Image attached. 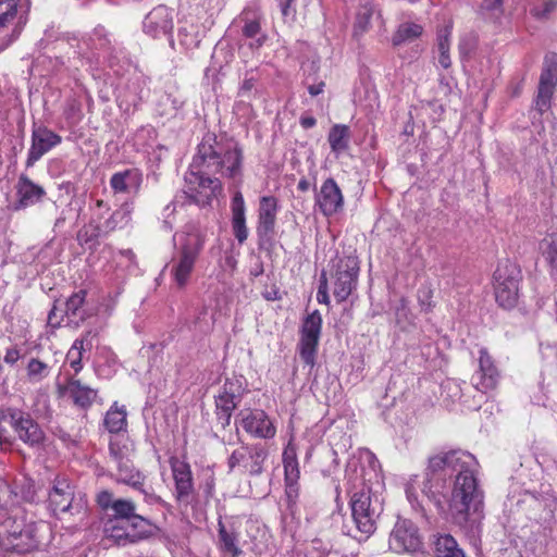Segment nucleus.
<instances>
[{
    "label": "nucleus",
    "mask_w": 557,
    "mask_h": 557,
    "mask_svg": "<svg viewBox=\"0 0 557 557\" xmlns=\"http://www.w3.org/2000/svg\"><path fill=\"white\" fill-rule=\"evenodd\" d=\"M47 525L36 521L22 507L0 511V557H12L37 550Z\"/></svg>",
    "instance_id": "obj_3"
},
{
    "label": "nucleus",
    "mask_w": 557,
    "mask_h": 557,
    "mask_svg": "<svg viewBox=\"0 0 557 557\" xmlns=\"http://www.w3.org/2000/svg\"><path fill=\"white\" fill-rule=\"evenodd\" d=\"M237 417L240 419L242 428L252 437L270 440L276 434L273 421L263 410H242Z\"/></svg>",
    "instance_id": "obj_14"
},
{
    "label": "nucleus",
    "mask_w": 557,
    "mask_h": 557,
    "mask_svg": "<svg viewBox=\"0 0 557 557\" xmlns=\"http://www.w3.org/2000/svg\"><path fill=\"white\" fill-rule=\"evenodd\" d=\"M499 373L486 349H480L479 370L471 377L475 389L487 393L498 383Z\"/></svg>",
    "instance_id": "obj_18"
},
{
    "label": "nucleus",
    "mask_w": 557,
    "mask_h": 557,
    "mask_svg": "<svg viewBox=\"0 0 557 557\" xmlns=\"http://www.w3.org/2000/svg\"><path fill=\"white\" fill-rule=\"evenodd\" d=\"M350 508L355 529L347 530L346 534L359 542L369 539L375 531L376 518L382 511L379 499H373L370 487L362 483L359 491L351 493Z\"/></svg>",
    "instance_id": "obj_5"
},
{
    "label": "nucleus",
    "mask_w": 557,
    "mask_h": 557,
    "mask_svg": "<svg viewBox=\"0 0 557 557\" xmlns=\"http://www.w3.org/2000/svg\"><path fill=\"white\" fill-rule=\"evenodd\" d=\"M255 82L256 81L253 77L245 78L243 84L240 85V94L244 95L246 92H249L255 87Z\"/></svg>",
    "instance_id": "obj_57"
},
{
    "label": "nucleus",
    "mask_w": 557,
    "mask_h": 557,
    "mask_svg": "<svg viewBox=\"0 0 557 557\" xmlns=\"http://www.w3.org/2000/svg\"><path fill=\"white\" fill-rule=\"evenodd\" d=\"M310 187H311L310 182L307 178H305V177H302L298 182V185H297L298 190L304 191V193L308 191L310 189Z\"/></svg>",
    "instance_id": "obj_61"
},
{
    "label": "nucleus",
    "mask_w": 557,
    "mask_h": 557,
    "mask_svg": "<svg viewBox=\"0 0 557 557\" xmlns=\"http://www.w3.org/2000/svg\"><path fill=\"white\" fill-rule=\"evenodd\" d=\"M18 3L20 0H0V21L14 27L21 15L26 16V13H20Z\"/></svg>",
    "instance_id": "obj_43"
},
{
    "label": "nucleus",
    "mask_w": 557,
    "mask_h": 557,
    "mask_svg": "<svg viewBox=\"0 0 557 557\" xmlns=\"http://www.w3.org/2000/svg\"><path fill=\"white\" fill-rule=\"evenodd\" d=\"M478 468L475 457L460 449L440 453L429 459L422 493L437 507H442L440 491L433 490V479L436 475L456 473L449 511L454 522L459 527H467L469 523L473 525L482 518L483 494L476 480Z\"/></svg>",
    "instance_id": "obj_1"
},
{
    "label": "nucleus",
    "mask_w": 557,
    "mask_h": 557,
    "mask_svg": "<svg viewBox=\"0 0 557 557\" xmlns=\"http://www.w3.org/2000/svg\"><path fill=\"white\" fill-rule=\"evenodd\" d=\"M389 548L395 553H412L422 546L417 525L409 519H398L389 534Z\"/></svg>",
    "instance_id": "obj_10"
},
{
    "label": "nucleus",
    "mask_w": 557,
    "mask_h": 557,
    "mask_svg": "<svg viewBox=\"0 0 557 557\" xmlns=\"http://www.w3.org/2000/svg\"><path fill=\"white\" fill-rule=\"evenodd\" d=\"M52 369L49 362L32 357L25 366L26 380L30 384H39L50 376Z\"/></svg>",
    "instance_id": "obj_30"
},
{
    "label": "nucleus",
    "mask_w": 557,
    "mask_h": 557,
    "mask_svg": "<svg viewBox=\"0 0 557 557\" xmlns=\"http://www.w3.org/2000/svg\"><path fill=\"white\" fill-rule=\"evenodd\" d=\"M540 250L550 272L557 273V233L544 237L540 243Z\"/></svg>",
    "instance_id": "obj_39"
},
{
    "label": "nucleus",
    "mask_w": 557,
    "mask_h": 557,
    "mask_svg": "<svg viewBox=\"0 0 557 557\" xmlns=\"http://www.w3.org/2000/svg\"><path fill=\"white\" fill-rule=\"evenodd\" d=\"M322 329V317L318 310L308 314L300 327L298 352L302 362L313 368Z\"/></svg>",
    "instance_id": "obj_8"
},
{
    "label": "nucleus",
    "mask_w": 557,
    "mask_h": 557,
    "mask_svg": "<svg viewBox=\"0 0 557 557\" xmlns=\"http://www.w3.org/2000/svg\"><path fill=\"white\" fill-rule=\"evenodd\" d=\"M62 138L60 135L46 126H34L32 131V145L28 149L26 166H33L42 156L52 148L60 145Z\"/></svg>",
    "instance_id": "obj_15"
},
{
    "label": "nucleus",
    "mask_w": 557,
    "mask_h": 557,
    "mask_svg": "<svg viewBox=\"0 0 557 557\" xmlns=\"http://www.w3.org/2000/svg\"><path fill=\"white\" fill-rule=\"evenodd\" d=\"M214 400L218 422L222 425L223 429H225L230 425L232 414L240 401H237L231 397H225L221 394H218L214 397Z\"/></svg>",
    "instance_id": "obj_35"
},
{
    "label": "nucleus",
    "mask_w": 557,
    "mask_h": 557,
    "mask_svg": "<svg viewBox=\"0 0 557 557\" xmlns=\"http://www.w3.org/2000/svg\"><path fill=\"white\" fill-rule=\"evenodd\" d=\"M277 209L278 205L275 197L263 196L260 198L257 225L259 236H269L274 233Z\"/></svg>",
    "instance_id": "obj_23"
},
{
    "label": "nucleus",
    "mask_w": 557,
    "mask_h": 557,
    "mask_svg": "<svg viewBox=\"0 0 557 557\" xmlns=\"http://www.w3.org/2000/svg\"><path fill=\"white\" fill-rule=\"evenodd\" d=\"M205 244L206 235L198 230H191L178 237L171 261V275L178 287H184L189 282Z\"/></svg>",
    "instance_id": "obj_4"
},
{
    "label": "nucleus",
    "mask_w": 557,
    "mask_h": 557,
    "mask_svg": "<svg viewBox=\"0 0 557 557\" xmlns=\"http://www.w3.org/2000/svg\"><path fill=\"white\" fill-rule=\"evenodd\" d=\"M449 36L450 30L448 27L441 30L437 36V51H438V63L442 67L448 69L451 64L449 57Z\"/></svg>",
    "instance_id": "obj_45"
},
{
    "label": "nucleus",
    "mask_w": 557,
    "mask_h": 557,
    "mask_svg": "<svg viewBox=\"0 0 557 557\" xmlns=\"http://www.w3.org/2000/svg\"><path fill=\"white\" fill-rule=\"evenodd\" d=\"M126 410L124 407L112 406L106 417L104 425L110 433H119L126 428Z\"/></svg>",
    "instance_id": "obj_42"
},
{
    "label": "nucleus",
    "mask_w": 557,
    "mask_h": 557,
    "mask_svg": "<svg viewBox=\"0 0 557 557\" xmlns=\"http://www.w3.org/2000/svg\"><path fill=\"white\" fill-rule=\"evenodd\" d=\"M557 9V0H541L531 8V14L537 18H546Z\"/></svg>",
    "instance_id": "obj_47"
},
{
    "label": "nucleus",
    "mask_w": 557,
    "mask_h": 557,
    "mask_svg": "<svg viewBox=\"0 0 557 557\" xmlns=\"http://www.w3.org/2000/svg\"><path fill=\"white\" fill-rule=\"evenodd\" d=\"M131 220V211L127 207H122L114 211L111 216L104 222V233H110L117 227H123L128 224Z\"/></svg>",
    "instance_id": "obj_46"
},
{
    "label": "nucleus",
    "mask_w": 557,
    "mask_h": 557,
    "mask_svg": "<svg viewBox=\"0 0 557 557\" xmlns=\"http://www.w3.org/2000/svg\"><path fill=\"white\" fill-rule=\"evenodd\" d=\"M243 151L237 145H223L215 135L207 134L198 145L190 169L185 173L184 194L197 206L205 207L222 190L219 178L209 174L237 180L242 176Z\"/></svg>",
    "instance_id": "obj_2"
},
{
    "label": "nucleus",
    "mask_w": 557,
    "mask_h": 557,
    "mask_svg": "<svg viewBox=\"0 0 557 557\" xmlns=\"http://www.w3.org/2000/svg\"><path fill=\"white\" fill-rule=\"evenodd\" d=\"M232 210V230L235 238L239 244H243L248 237V230L246 226V206L240 191H236L231 202Z\"/></svg>",
    "instance_id": "obj_24"
},
{
    "label": "nucleus",
    "mask_w": 557,
    "mask_h": 557,
    "mask_svg": "<svg viewBox=\"0 0 557 557\" xmlns=\"http://www.w3.org/2000/svg\"><path fill=\"white\" fill-rule=\"evenodd\" d=\"M90 332H86L81 338L74 341L73 345L66 354V361L76 376L83 369V357L87 348H90Z\"/></svg>",
    "instance_id": "obj_29"
},
{
    "label": "nucleus",
    "mask_w": 557,
    "mask_h": 557,
    "mask_svg": "<svg viewBox=\"0 0 557 557\" xmlns=\"http://www.w3.org/2000/svg\"><path fill=\"white\" fill-rule=\"evenodd\" d=\"M557 85V53H548L544 58L539 87L555 90Z\"/></svg>",
    "instance_id": "obj_37"
},
{
    "label": "nucleus",
    "mask_w": 557,
    "mask_h": 557,
    "mask_svg": "<svg viewBox=\"0 0 557 557\" xmlns=\"http://www.w3.org/2000/svg\"><path fill=\"white\" fill-rule=\"evenodd\" d=\"M371 16H372V10L368 9V8H364V10L362 12H359L357 14L355 26H354L356 35L363 34L364 32H367L369 29Z\"/></svg>",
    "instance_id": "obj_49"
},
{
    "label": "nucleus",
    "mask_w": 557,
    "mask_h": 557,
    "mask_svg": "<svg viewBox=\"0 0 557 557\" xmlns=\"http://www.w3.org/2000/svg\"><path fill=\"white\" fill-rule=\"evenodd\" d=\"M115 500L116 499L113 497V494L109 491H102L97 496V503L104 511L112 510Z\"/></svg>",
    "instance_id": "obj_52"
},
{
    "label": "nucleus",
    "mask_w": 557,
    "mask_h": 557,
    "mask_svg": "<svg viewBox=\"0 0 557 557\" xmlns=\"http://www.w3.org/2000/svg\"><path fill=\"white\" fill-rule=\"evenodd\" d=\"M141 183V173L136 169L114 173L110 180V185L115 193L136 194Z\"/></svg>",
    "instance_id": "obj_26"
},
{
    "label": "nucleus",
    "mask_w": 557,
    "mask_h": 557,
    "mask_svg": "<svg viewBox=\"0 0 557 557\" xmlns=\"http://www.w3.org/2000/svg\"><path fill=\"white\" fill-rule=\"evenodd\" d=\"M144 32L152 38L171 37L173 32V14L165 5L152 9L143 22Z\"/></svg>",
    "instance_id": "obj_17"
},
{
    "label": "nucleus",
    "mask_w": 557,
    "mask_h": 557,
    "mask_svg": "<svg viewBox=\"0 0 557 557\" xmlns=\"http://www.w3.org/2000/svg\"><path fill=\"white\" fill-rule=\"evenodd\" d=\"M359 259L357 256H344L332 261L331 285L337 302H343L356 290L359 277Z\"/></svg>",
    "instance_id": "obj_7"
},
{
    "label": "nucleus",
    "mask_w": 557,
    "mask_h": 557,
    "mask_svg": "<svg viewBox=\"0 0 557 557\" xmlns=\"http://www.w3.org/2000/svg\"><path fill=\"white\" fill-rule=\"evenodd\" d=\"M14 433L15 440L32 449L41 450L47 445L48 437L41 425L28 412L21 409L17 411Z\"/></svg>",
    "instance_id": "obj_11"
},
{
    "label": "nucleus",
    "mask_w": 557,
    "mask_h": 557,
    "mask_svg": "<svg viewBox=\"0 0 557 557\" xmlns=\"http://www.w3.org/2000/svg\"><path fill=\"white\" fill-rule=\"evenodd\" d=\"M324 86H325L324 82H320V83H319V84H317V85H310V86L308 87V91H309V94H310L311 96L315 97V96H318V95H320V94H322V92H323V90H324Z\"/></svg>",
    "instance_id": "obj_58"
},
{
    "label": "nucleus",
    "mask_w": 557,
    "mask_h": 557,
    "mask_svg": "<svg viewBox=\"0 0 557 557\" xmlns=\"http://www.w3.org/2000/svg\"><path fill=\"white\" fill-rule=\"evenodd\" d=\"M435 553L436 557H466L462 549L458 547L457 541L449 534L437 537Z\"/></svg>",
    "instance_id": "obj_40"
},
{
    "label": "nucleus",
    "mask_w": 557,
    "mask_h": 557,
    "mask_svg": "<svg viewBox=\"0 0 557 557\" xmlns=\"http://www.w3.org/2000/svg\"><path fill=\"white\" fill-rule=\"evenodd\" d=\"M134 523H135V521H133L132 519L127 520V522L123 521L122 522L123 530H125V532H127L129 534L137 533L138 531H132Z\"/></svg>",
    "instance_id": "obj_63"
},
{
    "label": "nucleus",
    "mask_w": 557,
    "mask_h": 557,
    "mask_svg": "<svg viewBox=\"0 0 557 557\" xmlns=\"http://www.w3.org/2000/svg\"><path fill=\"white\" fill-rule=\"evenodd\" d=\"M406 494H407V497L409 499L410 503H413V500L417 499L416 495H414V492H413V487L411 484H408L407 487H406Z\"/></svg>",
    "instance_id": "obj_64"
},
{
    "label": "nucleus",
    "mask_w": 557,
    "mask_h": 557,
    "mask_svg": "<svg viewBox=\"0 0 557 557\" xmlns=\"http://www.w3.org/2000/svg\"><path fill=\"white\" fill-rule=\"evenodd\" d=\"M123 520L106 516L103 519V535L107 540L112 541L119 546H126L136 544L140 541L147 540L154 535V531L140 529L137 530L133 527L132 531H139L135 534H129L123 530Z\"/></svg>",
    "instance_id": "obj_16"
},
{
    "label": "nucleus",
    "mask_w": 557,
    "mask_h": 557,
    "mask_svg": "<svg viewBox=\"0 0 557 557\" xmlns=\"http://www.w3.org/2000/svg\"><path fill=\"white\" fill-rule=\"evenodd\" d=\"M294 1L295 0H285V2H284L283 0H281V9H282V14L284 16H287L289 14V9Z\"/></svg>",
    "instance_id": "obj_62"
},
{
    "label": "nucleus",
    "mask_w": 557,
    "mask_h": 557,
    "mask_svg": "<svg viewBox=\"0 0 557 557\" xmlns=\"http://www.w3.org/2000/svg\"><path fill=\"white\" fill-rule=\"evenodd\" d=\"M102 233H104V230L96 221H90L78 231L77 242L81 246H87L90 249L95 248Z\"/></svg>",
    "instance_id": "obj_41"
},
{
    "label": "nucleus",
    "mask_w": 557,
    "mask_h": 557,
    "mask_svg": "<svg viewBox=\"0 0 557 557\" xmlns=\"http://www.w3.org/2000/svg\"><path fill=\"white\" fill-rule=\"evenodd\" d=\"M73 491L69 483L59 481L49 493V504L57 512H67L72 508Z\"/></svg>",
    "instance_id": "obj_28"
},
{
    "label": "nucleus",
    "mask_w": 557,
    "mask_h": 557,
    "mask_svg": "<svg viewBox=\"0 0 557 557\" xmlns=\"http://www.w3.org/2000/svg\"><path fill=\"white\" fill-rule=\"evenodd\" d=\"M109 451L111 458L119 463L128 459V449L125 445H122L119 441H111L109 444Z\"/></svg>",
    "instance_id": "obj_50"
},
{
    "label": "nucleus",
    "mask_w": 557,
    "mask_h": 557,
    "mask_svg": "<svg viewBox=\"0 0 557 557\" xmlns=\"http://www.w3.org/2000/svg\"><path fill=\"white\" fill-rule=\"evenodd\" d=\"M423 33V27L419 24L405 22L398 25L393 34L392 44L395 47L412 42Z\"/></svg>",
    "instance_id": "obj_33"
},
{
    "label": "nucleus",
    "mask_w": 557,
    "mask_h": 557,
    "mask_svg": "<svg viewBox=\"0 0 557 557\" xmlns=\"http://www.w3.org/2000/svg\"><path fill=\"white\" fill-rule=\"evenodd\" d=\"M112 513H107L109 517H113L123 521L132 519L135 521V529H147L156 532V525L147 518L136 513V504L131 499L117 498L112 508Z\"/></svg>",
    "instance_id": "obj_21"
},
{
    "label": "nucleus",
    "mask_w": 557,
    "mask_h": 557,
    "mask_svg": "<svg viewBox=\"0 0 557 557\" xmlns=\"http://www.w3.org/2000/svg\"><path fill=\"white\" fill-rule=\"evenodd\" d=\"M27 23V16L21 15L14 27L0 21V52L5 50L12 42H14L21 35L24 26Z\"/></svg>",
    "instance_id": "obj_38"
},
{
    "label": "nucleus",
    "mask_w": 557,
    "mask_h": 557,
    "mask_svg": "<svg viewBox=\"0 0 557 557\" xmlns=\"http://www.w3.org/2000/svg\"><path fill=\"white\" fill-rule=\"evenodd\" d=\"M521 277V270L517 263L508 259L498 262L493 282L495 299L500 307L511 309L517 305Z\"/></svg>",
    "instance_id": "obj_6"
},
{
    "label": "nucleus",
    "mask_w": 557,
    "mask_h": 557,
    "mask_svg": "<svg viewBox=\"0 0 557 557\" xmlns=\"http://www.w3.org/2000/svg\"><path fill=\"white\" fill-rule=\"evenodd\" d=\"M283 465L286 484V494L289 498L298 494V480L300 476L295 445L289 442L283 451Z\"/></svg>",
    "instance_id": "obj_22"
},
{
    "label": "nucleus",
    "mask_w": 557,
    "mask_h": 557,
    "mask_svg": "<svg viewBox=\"0 0 557 557\" xmlns=\"http://www.w3.org/2000/svg\"><path fill=\"white\" fill-rule=\"evenodd\" d=\"M432 292L431 289L419 290V301L423 310L429 311L432 308L431 304Z\"/></svg>",
    "instance_id": "obj_54"
},
{
    "label": "nucleus",
    "mask_w": 557,
    "mask_h": 557,
    "mask_svg": "<svg viewBox=\"0 0 557 557\" xmlns=\"http://www.w3.org/2000/svg\"><path fill=\"white\" fill-rule=\"evenodd\" d=\"M174 481V497L185 506L191 503L195 484L190 465L176 456L169 460Z\"/></svg>",
    "instance_id": "obj_12"
},
{
    "label": "nucleus",
    "mask_w": 557,
    "mask_h": 557,
    "mask_svg": "<svg viewBox=\"0 0 557 557\" xmlns=\"http://www.w3.org/2000/svg\"><path fill=\"white\" fill-rule=\"evenodd\" d=\"M220 548L232 557H238L242 554L237 545L238 534L233 530H227L222 520L218 523Z\"/></svg>",
    "instance_id": "obj_36"
},
{
    "label": "nucleus",
    "mask_w": 557,
    "mask_h": 557,
    "mask_svg": "<svg viewBox=\"0 0 557 557\" xmlns=\"http://www.w3.org/2000/svg\"><path fill=\"white\" fill-rule=\"evenodd\" d=\"M317 121L312 116H302L300 119V124L304 128H311L315 125Z\"/></svg>",
    "instance_id": "obj_60"
},
{
    "label": "nucleus",
    "mask_w": 557,
    "mask_h": 557,
    "mask_svg": "<svg viewBox=\"0 0 557 557\" xmlns=\"http://www.w3.org/2000/svg\"><path fill=\"white\" fill-rule=\"evenodd\" d=\"M315 208L326 218L339 213L344 208V195L338 184L329 177L315 189Z\"/></svg>",
    "instance_id": "obj_13"
},
{
    "label": "nucleus",
    "mask_w": 557,
    "mask_h": 557,
    "mask_svg": "<svg viewBox=\"0 0 557 557\" xmlns=\"http://www.w3.org/2000/svg\"><path fill=\"white\" fill-rule=\"evenodd\" d=\"M504 0H485L482 8L487 11L500 9Z\"/></svg>",
    "instance_id": "obj_56"
},
{
    "label": "nucleus",
    "mask_w": 557,
    "mask_h": 557,
    "mask_svg": "<svg viewBox=\"0 0 557 557\" xmlns=\"http://www.w3.org/2000/svg\"><path fill=\"white\" fill-rule=\"evenodd\" d=\"M213 491H214V478H213V474L211 473L206 482L205 493L207 494V496H212Z\"/></svg>",
    "instance_id": "obj_59"
},
{
    "label": "nucleus",
    "mask_w": 557,
    "mask_h": 557,
    "mask_svg": "<svg viewBox=\"0 0 557 557\" xmlns=\"http://www.w3.org/2000/svg\"><path fill=\"white\" fill-rule=\"evenodd\" d=\"M117 478L116 481L126 484L133 488H140L144 485L145 476L135 470L129 459L116 463Z\"/></svg>",
    "instance_id": "obj_31"
},
{
    "label": "nucleus",
    "mask_w": 557,
    "mask_h": 557,
    "mask_svg": "<svg viewBox=\"0 0 557 557\" xmlns=\"http://www.w3.org/2000/svg\"><path fill=\"white\" fill-rule=\"evenodd\" d=\"M18 408L8 407L0 409V448L8 449L15 442L14 429Z\"/></svg>",
    "instance_id": "obj_27"
},
{
    "label": "nucleus",
    "mask_w": 557,
    "mask_h": 557,
    "mask_svg": "<svg viewBox=\"0 0 557 557\" xmlns=\"http://www.w3.org/2000/svg\"><path fill=\"white\" fill-rule=\"evenodd\" d=\"M268 456L269 451L262 444L244 445L232 453L227 466L230 471L242 468L244 473L259 475L263 471V463Z\"/></svg>",
    "instance_id": "obj_9"
},
{
    "label": "nucleus",
    "mask_w": 557,
    "mask_h": 557,
    "mask_svg": "<svg viewBox=\"0 0 557 557\" xmlns=\"http://www.w3.org/2000/svg\"><path fill=\"white\" fill-rule=\"evenodd\" d=\"M243 36L249 40L250 49H260L268 39V35L262 30L259 20H245L242 28Z\"/></svg>",
    "instance_id": "obj_32"
},
{
    "label": "nucleus",
    "mask_w": 557,
    "mask_h": 557,
    "mask_svg": "<svg viewBox=\"0 0 557 557\" xmlns=\"http://www.w3.org/2000/svg\"><path fill=\"white\" fill-rule=\"evenodd\" d=\"M21 358L20 350L15 347L8 348L4 355V361L8 364H14Z\"/></svg>",
    "instance_id": "obj_55"
},
{
    "label": "nucleus",
    "mask_w": 557,
    "mask_h": 557,
    "mask_svg": "<svg viewBox=\"0 0 557 557\" xmlns=\"http://www.w3.org/2000/svg\"><path fill=\"white\" fill-rule=\"evenodd\" d=\"M137 490L140 491V493L144 495V500L148 505H157L158 504V505L166 506V503L160 496L154 494L152 490L148 491V490L144 488L143 486Z\"/></svg>",
    "instance_id": "obj_53"
},
{
    "label": "nucleus",
    "mask_w": 557,
    "mask_h": 557,
    "mask_svg": "<svg viewBox=\"0 0 557 557\" xmlns=\"http://www.w3.org/2000/svg\"><path fill=\"white\" fill-rule=\"evenodd\" d=\"M245 392L244 379L234 376L225 380L219 394L242 401Z\"/></svg>",
    "instance_id": "obj_44"
},
{
    "label": "nucleus",
    "mask_w": 557,
    "mask_h": 557,
    "mask_svg": "<svg viewBox=\"0 0 557 557\" xmlns=\"http://www.w3.org/2000/svg\"><path fill=\"white\" fill-rule=\"evenodd\" d=\"M555 90L547 88H537V96L535 99V109L542 114L550 108V100Z\"/></svg>",
    "instance_id": "obj_48"
},
{
    "label": "nucleus",
    "mask_w": 557,
    "mask_h": 557,
    "mask_svg": "<svg viewBox=\"0 0 557 557\" xmlns=\"http://www.w3.org/2000/svg\"><path fill=\"white\" fill-rule=\"evenodd\" d=\"M317 300L319 304L330 305L329 280L324 271L320 275Z\"/></svg>",
    "instance_id": "obj_51"
},
{
    "label": "nucleus",
    "mask_w": 557,
    "mask_h": 557,
    "mask_svg": "<svg viewBox=\"0 0 557 557\" xmlns=\"http://www.w3.org/2000/svg\"><path fill=\"white\" fill-rule=\"evenodd\" d=\"M349 127L343 124L334 125L329 133L327 140L331 147V150L341 154L348 149L349 146Z\"/></svg>",
    "instance_id": "obj_34"
},
{
    "label": "nucleus",
    "mask_w": 557,
    "mask_h": 557,
    "mask_svg": "<svg viewBox=\"0 0 557 557\" xmlns=\"http://www.w3.org/2000/svg\"><path fill=\"white\" fill-rule=\"evenodd\" d=\"M87 292L81 289L74 293L65 302L66 315L75 322H83L95 314V310L86 300Z\"/></svg>",
    "instance_id": "obj_25"
},
{
    "label": "nucleus",
    "mask_w": 557,
    "mask_h": 557,
    "mask_svg": "<svg viewBox=\"0 0 557 557\" xmlns=\"http://www.w3.org/2000/svg\"><path fill=\"white\" fill-rule=\"evenodd\" d=\"M15 210L25 209L39 202L46 195L44 187L35 184L28 176L22 174L15 186Z\"/></svg>",
    "instance_id": "obj_20"
},
{
    "label": "nucleus",
    "mask_w": 557,
    "mask_h": 557,
    "mask_svg": "<svg viewBox=\"0 0 557 557\" xmlns=\"http://www.w3.org/2000/svg\"><path fill=\"white\" fill-rule=\"evenodd\" d=\"M59 393L69 397L79 408H88L97 398V391L83 384L74 375H67L63 385H59Z\"/></svg>",
    "instance_id": "obj_19"
}]
</instances>
